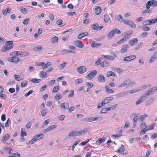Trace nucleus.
I'll return each instance as SVG.
<instances>
[{
	"label": "nucleus",
	"instance_id": "obj_12",
	"mask_svg": "<svg viewBox=\"0 0 157 157\" xmlns=\"http://www.w3.org/2000/svg\"><path fill=\"white\" fill-rule=\"evenodd\" d=\"M75 44L76 46L79 48H82L84 46V45L82 44V42L79 40L75 41Z\"/></svg>",
	"mask_w": 157,
	"mask_h": 157
},
{
	"label": "nucleus",
	"instance_id": "obj_14",
	"mask_svg": "<svg viewBox=\"0 0 157 157\" xmlns=\"http://www.w3.org/2000/svg\"><path fill=\"white\" fill-rule=\"evenodd\" d=\"M11 55H15L16 56H21L22 57V52L21 51H14L13 52H11Z\"/></svg>",
	"mask_w": 157,
	"mask_h": 157
},
{
	"label": "nucleus",
	"instance_id": "obj_49",
	"mask_svg": "<svg viewBox=\"0 0 157 157\" xmlns=\"http://www.w3.org/2000/svg\"><path fill=\"white\" fill-rule=\"evenodd\" d=\"M142 29L145 31H147L149 30L150 29V28L146 26H144L142 27Z\"/></svg>",
	"mask_w": 157,
	"mask_h": 157
},
{
	"label": "nucleus",
	"instance_id": "obj_5",
	"mask_svg": "<svg viewBox=\"0 0 157 157\" xmlns=\"http://www.w3.org/2000/svg\"><path fill=\"white\" fill-rule=\"evenodd\" d=\"M69 107V105L68 103L64 102L61 104L60 107L63 110L67 109Z\"/></svg>",
	"mask_w": 157,
	"mask_h": 157
},
{
	"label": "nucleus",
	"instance_id": "obj_30",
	"mask_svg": "<svg viewBox=\"0 0 157 157\" xmlns=\"http://www.w3.org/2000/svg\"><path fill=\"white\" fill-rule=\"evenodd\" d=\"M105 140V137H103L101 138H99L96 141V143L97 144H100L102 142H104Z\"/></svg>",
	"mask_w": 157,
	"mask_h": 157
},
{
	"label": "nucleus",
	"instance_id": "obj_27",
	"mask_svg": "<svg viewBox=\"0 0 157 157\" xmlns=\"http://www.w3.org/2000/svg\"><path fill=\"white\" fill-rule=\"evenodd\" d=\"M104 19L106 23L109 22L110 20L109 16L107 14H105L104 15Z\"/></svg>",
	"mask_w": 157,
	"mask_h": 157
},
{
	"label": "nucleus",
	"instance_id": "obj_20",
	"mask_svg": "<svg viewBox=\"0 0 157 157\" xmlns=\"http://www.w3.org/2000/svg\"><path fill=\"white\" fill-rule=\"evenodd\" d=\"M101 12V8L99 6L96 7L94 10L95 13L97 15L99 14Z\"/></svg>",
	"mask_w": 157,
	"mask_h": 157
},
{
	"label": "nucleus",
	"instance_id": "obj_6",
	"mask_svg": "<svg viewBox=\"0 0 157 157\" xmlns=\"http://www.w3.org/2000/svg\"><path fill=\"white\" fill-rule=\"evenodd\" d=\"M97 73V71L96 70H93L91 71L90 73L87 75V76L90 79H92L96 75Z\"/></svg>",
	"mask_w": 157,
	"mask_h": 157
},
{
	"label": "nucleus",
	"instance_id": "obj_57",
	"mask_svg": "<svg viewBox=\"0 0 157 157\" xmlns=\"http://www.w3.org/2000/svg\"><path fill=\"white\" fill-rule=\"evenodd\" d=\"M123 60L125 61H131L130 56H127L125 57L124 58Z\"/></svg>",
	"mask_w": 157,
	"mask_h": 157
},
{
	"label": "nucleus",
	"instance_id": "obj_26",
	"mask_svg": "<svg viewBox=\"0 0 157 157\" xmlns=\"http://www.w3.org/2000/svg\"><path fill=\"white\" fill-rule=\"evenodd\" d=\"M77 69V71H79L81 73H83L86 71V69L84 68L82 66L78 68Z\"/></svg>",
	"mask_w": 157,
	"mask_h": 157
},
{
	"label": "nucleus",
	"instance_id": "obj_29",
	"mask_svg": "<svg viewBox=\"0 0 157 157\" xmlns=\"http://www.w3.org/2000/svg\"><path fill=\"white\" fill-rule=\"evenodd\" d=\"M10 137V136L8 134H6L3 137V138L1 140V141L2 142L6 141L8 140Z\"/></svg>",
	"mask_w": 157,
	"mask_h": 157
},
{
	"label": "nucleus",
	"instance_id": "obj_13",
	"mask_svg": "<svg viewBox=\"0 0 157 157\" xmlns=\"http://www.w3.org/2000/svg\"><path fill=\"white\" fill-rule=\"evenodd\" d=\"M128 44H126L123 46L122 48L120 50V52L121 53H124L127 51V49L128 48Z\"/></svg>",
	"mask_w": 157,
	"mask_h": 157
},
{
	"label": "nucleus",
	"instance_id": "obj_35",
	"mask_svg": "<svg viewBox=\"0 0 157 157\" xmlns=\"http://www.w3.org/2000/svg\"><path fill=\"white\" fill-rule=\"evenodd\" d=\"M51 65V62H48L46 63L44 66L42 67V68L43 69H46L49 66Z\"/></svg>",
	"mask_w": 157,
	"mask_h": 157
},
{
	"label": "nucleus",
	"instance_id": "obj_23",
	"mask_svg": "<svg viewBox=\"0 0 157 157\" xmlns=\"http://www.w3.org/2000/svg\"><path fill=\"white\" fill-rule=\"evenodd\" d=\"M58 40V37L57 36H55L50 40V42L54 44H56Z\"/></svg>",
	"mask_w": 157,
	"mask_h": 157
},
{
	"label": "nucleus",
	"instance_id": "obj_47",
	"mask_svg": "<svg viewBox=\"0 0 157 157\" xmlns=\"http://www.w3.org/2000/svg\"><path fill=\"white\" fill-rule=\"evenodd\" d=\"M117 19L120 22H122L123 20V18L120 15H119L117 17Z\"/></svg>",
	"mask_w": 157,
	"mask_h": 157
},
{
	"label": "nucleus",
	"instance_id": "obj_19",
	"mask_svg": "<svg viewBox=\"0 0 157 157\" xmlns=\"http://www.w3.org/2000/svg\"><path fill=\"white\" fill-rule=\"evenodd\" d=\"M44 136V135L43 134H40L36 135L34 137L36 140V141L43 138Z\"/></svg>",
	"mask_w": 157,
	"mask_h": 157
},
{
	"label": "nucleus",
	"instance_id": "obj_56",
	"mask_svg": "<svg viewBox=\"0 0 157 157\" xmlns=\"http://www.w3.org/2000/svg\"><path fill=\"white\" fill-rule=\"evenodd\" d=\"M46 111V109H43L42 110L41 113V115L42 117H44L45 116L46 113L45 112Z\"/></svg>",
	"mask_w": 157,
	"mask_h": 157
},
{
	"label": "nucleus",
	"instance_id": "obj_55",
	"mask_svg": "<svg viewBox=\"0 0 157 157\" xmlns=\"http://www.w3.org/2000/svg\"><path fill=\"white\" fill-rule=\"evenodd\" d=\"M128 25H130L131 27L134 29L136 28V25L135 24L133 23V22L131 21L129 23Z\"/></svg>",
	"mask_w": 157,
	"mask_h": 157
},
{
	"label": "nucleus",
	"instance_id": "obj_54",
	"mask_svg": "<svg viewBox=\"0 0 157 157\" xmlns=\"http://www.w3.org/2000/svg\"><path fill=\"white\" fill-rule=\"evenodd\" d=\"M41 47L40 46H37L34 47L33 50L35 51H39L41 49Z\"/></svg>",
	"mask_w": 157,
	"mask_h": 157
},
{
	"label": "nucleus",
	"instance_id": "obj_9",
	"mask_svg": "<svg viewBox=\"0 0 157 157\" xmlns=\"http://www.w3.org/2000/svg\"><path fill=\"white\" fill-rule=\"evenodd\" d=\"M89 131L87 128H84L79 131H77L78 136L82 135L83 134H86Z\"/></svg>",
	"mask_w": 157,
	"mask_h": 157
},
{
	"label": "nucleus",
	"instance_id": "obj_53",
	"mask_svg": "<svg viewBox=\"0 0 157 157\" xmlns=\"http://www.w3.org/2000/svg\"><path fill=\"white\" fill-rule=\"evenodd\" d=\"M36 141V140L34 137V138L29 142V144H32L34 143Z\"/></svg>",
	"mask_w": 157,
	"mask_h": 157
},
{
	"label": "nucleus",
	"instance_id": "obj_8",
	"mask_svg": "<svg viewBox=\"0 0 157 157\" xmlns=\"http://www.w3.org/2000/svg\"><path fill=\"white\" fill-rule=\"evenodd\" d=\"M155 91H156L155 90V89L153 87H152L149 89L146 93L144 94L146 97L147 96H148L150 95L153 94Z\"/></svg>",
	"mask_w": 157,
	"mask_h": 157
},
{
	"label": "nucleus",
	"instance_id": "obj_48",
	"mask_svg": "<svg viewBox=\"0 0 157 157\" xmlns=\"http://www.w3.org/2000/svg\"><path fill=\"white\" fill-rule=\"evenodd\" d=\"M93 121H98L99 120H101L102 119V118L101 117H93Z\"/></svg>",
	"mask_w": 157,
	"mask_h": 157
},
{
	"label": "nucleus",
	"instance_id": "obj_3",
	"mask_svg": "<svg viewBox=\"0 0 157 157\" xmlns=\"http://www.w3.org/2000/svg\"><path fill=\"white\" fill-rule=\"evenodd\" d=\"M10 55L11 57L7 59H8V61L10 62L17 63L18 61H20V60L19 58L15 55L12 56L11 53L10 54Z\"/></svg>",
	"mask_w": 157,
	"mask_h": 157
},
{
	"label": "nucleus",
	"instance_id": "obj_44",
	"mask_svg": "<svg viewBox=\"0 0 157 157\" xmlns=\"http://www.w3.org/2000/svg\"><path fill=\"white\" fill-rule=\"evenodd\" d=\"M14 77L15 79L17 81L21 80L22 79V78L21 77L19 76V75H14Z\"/></svg>",
	"mask_w": 157,
	"mask_h": 157
},
{
	"label": "nucleus",
	"instance_id": "obj_25",
	"mask_svg": "<svg viewBox=\"0 0 157 157\" xmlns=\"http://www.w3.org/2000/svg\"><path fill=\"white\" fill-rule=\"evenodd\" d=\"M124 147L123 145H121L120 147L117 151V152L118 153H123L124 151Z\"/></svg>",
	"mask_w": 157,
	"mask_h": 157
},
{
	"label": "nucleus",
	"instance_id": "obj_17",
	"mask_svg": "<svg viewBox=\"0 0 157 157\" xmlns=\"http://www.w3.org/2000/svg\"><path fill=\"white\" fill-rule=\"evenodd\" d=\"M89 34L86 32H84L79 34L78 35V38L79 39H81L83 37L88 36Z\"/></svg>",
	"mask_w": 157,
	"mask_h": 157
},
{
	"label": "nucleus",
	"instance_id": "obj_7",
	"mask_svg": "<svg viewBox=\"0 0 157 157\" xmlns=\"http://www.w3.org/2000/svg\"><path fill=\"white\" fill-rule=\"evenodd\" d=\"M147 98L143 94L136 101V104L138 105L141 103L142 101L145 100Z\"/></svg>",
	"mask_w": 157,
	"mask_h": 157
},
{
	"label": "nucleus",
	"instance_id": "obj_38",
	"mask_svg": "<svg viewBox=\"0 0 157 157\" xmlns=\"http://www.w3.org/2000/svg\"><path fill=\"white\" fill-rule=\"evenodd\" d=\"M149 21L151 25L154 24L157 22V18H155V19H153L151 20H149Z\"/></svg>",
	"mask_w": 157,
	"mask_h": 157
},
{
	"label": "nucleus",
	"instance_id": "obj_11",
	"mask_svg": "<svg viewBox=\"0 0 157 157\" xmlns=\"http://www.w3.org/2000/svg\"><path fill=\"white\" fill-rule=\"evenodd\" d=\"M57 127V125L55 124L51 126L48 127L47 128L45 129L44 131L45 133L48 132L50 131H52L53 129L56 128Z\"/></svg>",
	"mask_w": 157,
	"mask_h": 157
},
{
	"label": "nucleus",
	"instance_id": "obj_22",
	"mask_svg": "<svg viewBox=\"0 0 157 157\" xmlns=\"http://www.w3.org/2000/svg\"><path fill=\"white\" fill-rule=\"evenodd\" d=\"M129 92L128 91H125L119 93L118 94V97H121L125 96V95L128 94Z\"/></svg>",
	"mask_w": 157,
	"mask_h": 157
},
{
	"label": "nucleus",
	"instance_id": "obj_2",
	"mask_svg": "<svg viewBox=\"0 0 157 157\" xmlns=\"http://www.w3.org/2000/svg\"><path fill=\"white\" fill-rule=\"evenodd\" d=\"M135 83L134 82H131L130 79H128L126 80L122 84L119 85L118 87L119 88H121L126 86H131L135 84Z\"/></svg>",
	"mask_w": 157,
	"mask_h": 157
},
{
	"label": "nucleus",
	"instance_id": "obj_42",
	"mask_svg": "<svg viewBox=\"0 0 157 157\" xmlns=\"http://www.w3.org/2000/svg\"><path fill=\"white\" fill-rule=\"evenodd\" d=\"M150 25L151 24L149 22V20L146 21H145L142 24V25L143 26L149 25Z\"/></svg>",
	"mask_w": 157,
	"mask_h": 157
},
{
	"label": "nucleus",
	"instance_id": "obj_50",
	"mask_svg": "<svg viewBox=\"0 0 157 157\" xmlns=\"http://www.w3.org/2000/svg\"><path fill=\"white\" fill-rule=\"evenodd\" d=\"M20 10L23 13H25L27 12V9L21 7L20 9Z\"/></svg>",
	"mask_w": 157,
	"mask_h": 157
},
{
	"label": "nucleus",
	"instance_id": "obj_37",
	"mask_svg": "<svg viewBox=\"0 0 157 157\" xmlns=\"http://www.w3.org/2000/svg\"><path fill=\"white\" fill-rule=\"evenodd\" d=\"M108 111H109V108H105L101 109V113H106Z\"/></svg>",
	"mask_w": 157,
	"mask_h": 157
},
{
	"label": "nucleus",
	"instance_id": "obj_58",
	"mask_svg": "<svg viewBox=\"0 0 157 157\" xmlns=\"http://www.w3.org/2000/svg\"><path fill=\"white\" fill-rule=\"evenodd\" d=\"M104 105H105L104 104V103L102 101L101 102L99 103L98 104L97 106V107L98 109H99Z\"/></svg>",
	"mask_w": 157,
	"mask_h": 157
},
{
	"label": "nucleus",
	"instance_id": "obj_63",
	"mask_svg": "<svg viewBox=\"0 0 157 157\" xmlns=\"http://www.w3.org/2000/svg\"><path fill=\"white\" fill-rule=\"evenodd\" d=\"M55 80H52L49 82V85L50 86H52L55 83Z\"/></svg>",
	"mask_w": 157,
	"mask_h": 157
},
{
	"label": "nucleus",
	"instance_id": "obj_46",
	"mask_svg": "<svg viewBox=\"0 0 157 157\" xmlns=\"http://www.w3.org/2000/svg\"><path fill=\"white\" fill-rule=\"evenodd\" d=\"M80 142V140H77L75 143L72 146V150H74V148L75 147V146Z\"/></svg>",
	"mask_w": 157,
	"mask_h": 157
},
{
	"label": "nucleus",
	"instance_id": "obj_62",
	"mask_svg": "<svg viewBox=\"0 0 157 157\" xmlns=\"http://www.w3.org/2000/svg\"><path fill=\"white\" fill-rule=\"evenodd\" d=\"M82 80L81 79L78 78L76 80L75 82L76 84H80L82 82Z\"/></svg>",
	"mask_w": 157,
	"mask_h": 157
},
{
	"label": "nucleus",
	"instance_id": "obj_39",
	"mask_svg": "<svg viewBox=\"0 0 157 157\" xmlns=\"http://www.w3.org/2000/svg\"><path fill=\"white\" fill-rule=\"evenodd\" d=\"M59 88L58 86H55L53 88L52 91L53 92H57L59 90Z\"/></svg>",
	"mask_w": 157,
	"mask_h": 157
},
{
	"label": "nucleus",
	"instance_id": "obj_41",
	"mask_svg": "<svg viewBox=\"0 0 157 157\" xmlns=\"http://www.w3.org/2000/svg\"><path fill=\"white\" fill-rule=\"evenodd\" d=\"M147 117V115L145 114L142 115L140 117H139V120L141 121H143V120Z\"/></svg>",
	"mask_w": 157,
	"mask_h": 157
},
{
	"label": "nucleus",
	"instance_id": "obj_15",
	"mask_svg": "<svg viewBox=\"0 0 157 157\" xmlns=\"http://www.w3.org/2000/svg\"><path fill=\"white\" fill-rule=\"evenodd\" d=\"M46 71L45 72L43 71H40L39 73L40 77L42 78H45L48 75H47Z\"/></svg>",
	"mask_w": 157,
	"mask_h": 157
},
{
	"label": "nucleus",
	"instance_id": "obj_52",
	"mask_svg": "<svg viewBox=\"0 0 157 157\" xmlns=\"http://www.w3.org/2000/svg\"><path fill=\"white\" fill-rule=\"evenodd\" d=\"M70 94L68 95L67 97L68 98L73 97L74 95V90H71L70 92Z\"/></svg>",
	"mask_w": 157,
	"mask_h": 157
},
{
	"label": "nucleus",
	"instance_id": "obj_28",
	"mask_svg": "<svg viewBox=\"0 0 157 157\" xmlns=\"http://www.w3.org/2000/svg\"><path fill=\"white\" fill-rule=\"evenodd\" d=\"M100 64L102 67H108L109 66L108 62L106 60L100 63Z\"/></svg>",
	"mask_w": 157,
	"mask_h": 157
},
{
	"label": "nucleus",
	"instance_id": "obj_21",
	"mask_svg": "<svg viewBox=\"0 0 157 157\" xmlns=\"http://www.w3.org/2000/svg\"><path fill=\"white\" fill-rule=\"evenodd\" d=\"M101 43H97L94 41H93L91 44V46L92 48H97L101 45Z\"/></svg>",
	"mask_w": 157,
	"mask_h": 157
},
{
	"label": "nucleus",
	"instance_id": "obj_51",
	"mask_svg": "<svg viewBox=\"0 0 157 157\" xmlns=\"http://www.w3.org/2000/svg\"><path fill=\"white\" fill-rule=\"evenodd\" d=\"M117 104H115L114 105H111L110 106V107L109 108V110H112L115 109L117 106Z\"/></svg>",
	"mask_w": 157,
	"mask_h": 157
},
{
	"label": "nucleus",
	"instance_id": "obj_16",
	"mask_svg": "<svg viewBox=\"0 0 157 157\" xmlns=\"http://www.w3.org/2000/svg\"><path fill=\"white\" fill-rule=\"evenodd\" d=\"M98 78L100 82H104L105 81V78L102 75H99L98 77Z\"/></svg>",
	"mask_w": 157,
	"mask_h": 157
},
{
	"label": "nucleus",
	"instance_id": "obj_31",
	"mask_svg": "<svg viewBox=\"0 0 157 157\" xmlns=\"http://www.w3.org/2000/svg\"><path fill=\"white\" fill-rule=\"evenodd\" d=\"M122 136V135L120 133H117L116 135H113L111 136V137L113 139H118Z\"/></svg>",
	"mask_w": 157,
	"mask_h": 157
},
{
	"label": "nucleus",
	"instance_id": "obj_34",
	"mask_svg": "<svg viewBox=\"0 0 157 157\" xmlns=\"http://www.w3.org/2000/svg\"><path fill=\"white\" fill-rule=\"evenodd\" d=\"M67 64V63L66 62H64L62 63H61V64H60L59 66V68L61 69H62L64 68V67H65V66Z\"/></svg>",
	"mask_w": 157,
	"mask_h": 157
},
{
	"label": "nucleus",
	"instance_id": "obj_61",
	"mask_svg": "<svg viewBox=\"0 0 157 157\" xmlns=\"http://www.w3.org/2000/svg\"><path fill=\"white\" fill-rule=\"evenodd\" d=\"M22 57H25L28 56L29 54V53L26 51L22 52Z\"/></svg>",
	"mask_w": 157,
	"mask_h": 157
},
{
	"label": "nucleus",
	"instance_id": "obj_45",
	"mask_svg": "<svg viewBox=\"0 0 157 157\" xmlns=\"http://www.w3.org/2000/svg\"><path fill=\"white\" fill-rule=\"evenodd\" d=\"M29 21V19L28 18L25 19L23 22V23L24 25L28 24Z\"/></svg>",
	"mask_w": 157,
	"mask_h": 157
},
{
	"label": "nucleus",
	"instance_id": "obj_10",
	"mask_svg": "<svg viewBox=\"0 0 157 157\" xmlns=\"http://www.w3.org/2000/svg\"><path fill=\"white\" fill-rule=\"evenodd\" d=\"M113 99V98L112 97H108L104 99L102 101L104 103V104L105 105L108 103L110 101Z\"/></svg>",
	"mask_w": 157,
	"mask_h": 157
},
{
	"label": "nucleus",
	"instance_id": "obj_18",
	"mask_svg": "<svg viewBox=\"0 0 157 157\" xmlns=\"http://www.w3.org/2000/svg\"><path fill=\"white\" fill-rule=\"evenodd\" d=\"M68 136L70 137H75L78 136L77 131H74L70 132Z\"/></svg>",
	"mask_w": 157,
	"mask_h": 157
},
{
	"label": "nucleus",
	"instance_id": "obj_59",
	"mask_svg": "<svg viewBox=\"0 0 157 157\" xmlns=\"http://www.w3.org/2000/svg\"><path fill=\"white\" fill-rule=\"evenodd\" d=\"M33 92H34V91L33 90H30L29 91V92L28 93H26L25 94V96L26 97H27L30 94H31L33 93Z\"/></svg>",
	"mask_w": 157,
	"mask_h": 157
},
{
	"label": "nucleus",
	"instance_id": "obj_33",
	"mask_svg": "<svg viewBox=\"0 0 157 157\" xmlns=\"http://www.w3.org/2000/svg\"><path fill=\"white\" fill-rule=\"evenodd\" d=\"M30 81L33 83H38L41 81V80L39 79L33 78L30 79Z\"/></svg>",
	"mask_w": 157,
	"mask_h": 157
},
{
	"label": "nucleus",
	"instance_id": "obj_40",
	"mask_svg": "<svg viewBox=\"0 0 157 157\" xmlns=\"http://www.w3.org/2000/svg\"><path fill=\"white\" fill-rule=\"evenodd\" d=\"M12 155V157H21V156L20 154L18 152L13 153Z\"/></svg>",
	"mask_w": 157,
	"mask_h": 157
},
{
	"label": "nucleus",
	"instance_id": "obj_64",
	"mask_svg": "<svg viewBox=\"0 0 157 157\" xmlns=\"http://www.w3.org/2000/svg\"><path fill=\"white\" fill-rule=\"evenodd\" d=\"M156 58L153 55L151 57V59L150 60L149 62L150 63H152L153 62Z\"/></svg>",
	"mask_w": 157,
	"mask_h": 157
},
{
	"label": "nucleus",
	"instance_id": "obj_1",
	"mask_svg": "<svg viewBox=\"0 0 157 157\" xmlns=\"http://www.w3.org/2000/svg\"><path fill=\"white\" fill-rule=\"evenodd\" d=\"M121 33V31L118 30L117 28H115L108 33L107 36L109 39H111L115 33L120 34Z\"/></svg>",
	"mask_w": 157,
	"mask_h": 157
},
{
	"label": "nucleus",
	"instance_id": "obj_24",
	"mask_svg": "<svg viewBox=\"0 0 157 157\" xmlns=\"http://www.w3.org/2000/svg\"><path fill=\"white\" fill-rule=\"evenodd\" d=\"M138 39L137 38H135L133 40H131L129 41L130 44L133 45L135 43H137L138 42Z\"/></svg>",
	"mask_w": 157,
	"mask_h": 157
},
{
	"label": "nucleus",
	"instance_id": "obj_32",
	"mask_svg": "<svg viewBox=\"0 0 157 157\" xmlns=\"http://www.w3.org/2000/svg\"><path fill=\"white\" fill-rule=\"evenodd\" d=\"M99 25L98 23H95L91 25V27L94 30H98Z\"/></svg>",
	"mask_w": 157,
	"mask_h": 157
},
{
	"label": "nucleus",
	"instance_id": "obj_4",
	"mask_svg": "<svg viewBox=\"0 0 157 157\" xmlns=\"http://www.w3.org/2000/svg\"><path fill=\"white\" fill-rule=\"evenodd\" d=\"M13 43V42L12 41H6V46L5 47L7 51L12 48L13 46L12 44Z\"/></svg>",
	"mask_w": 157,
	"mask_h": 157
},
{
	"label": "nucleus",
	"instance_id": "obj_60",
	"mask_svg": "<svg viewBox=\"0 0 157 157\" xmlns=\"http://www.w3.org/2000/svg\"><path fill=\"white\" fill-rule=\"evenodd\" d=\"M10 118H8L7 121V122L5 124V127H9V124H10Z\"/></svg>",
	"mask_w": 157,
	"mask_h": 157
},
{
	"label": "nucleus",
	"instance_id": "obj_43",
	"mask_svg": "<svg viewBox=\"0 0 157 157\" xmlns=\"http://www.w3.org/2000/svg\"><path fill=\"white\" fill-rule=\"evenodd\" d=\"M28 82L27 81L22 82L21 84V86L24 87L26 86L27 85Z\"/></svg>",
	"mask_w": 157,
	"mask_h": 157
},
{
	"label": "nucleus",
	"instance_id": "obj_36",
	"mask_svg": "<svg viewBox=\"0 0 157 157\" xmlns=\"http://www.w3.org/2000/svg\"><path fill=\"white\" fill-rule=\"evenodd\" d=\"M107 76L108 77H109L110 76L115 75V74L114 72L112 71H109L108 72L107 74Z\"/></svg>",
	"mask_w": 157,
	"mask_h": 157
}]
</instances>
